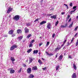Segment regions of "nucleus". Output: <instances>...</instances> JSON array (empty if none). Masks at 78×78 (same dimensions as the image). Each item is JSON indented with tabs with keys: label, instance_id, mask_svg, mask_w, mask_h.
Here are the masks:
<instances>
[{
	"label": "nucleus",
	"instance_id": "nucleus-22",
	"mask_svg": "<svg viewBox=\"0 0 78 78\" xmlns=\"http://www.w3.org/2000/svg\"><path fill=\"white\" fill-rule=\"evenodd\" d=\"M31 51H32V49H30L29 50H28L27 51V52L29 53H30V52H31Z\"/></svg>",
	"mask_w": 78,
	"mask_h": 78
},
{
	"label": "nucleus",
	"instance_id": "nucleus-45",
	"mask_svg": "<svg viewBox=\"0 0 78 78\" xmlns=\"http://www.w3.org/2000/svg\"><path fill=\"white\" fill-rule=\"evenodd\" d=\"M55 51H58V48H57L55 50Z\"/></svg>",
	"mask_w": 78,
	"mask_h": 78
},
{
	"label": "nucleus",
	"instance_id": "nucleus-54",
	"mask_svg": "<svg viewBox=\"0 0 78 78\" xmlns=\"http://www.w3.org/2000/svg\"><path fill=\"white\" fill-rule=\"evenodd\" d=\"M77 34H78V33H76L75 35V37L76 36H77Z\"/></svg>",
	"mask_w": 78,
	"mask_h": 78
},
{
	"label": "nucleus",
	"instance_id": "nucleus-24",
	"mask_svg": "<svg viewBox=\"0 0 78 78\" xmlns=\"http://www.w3.org/2000/svg\"><path fill=\"white\" fill-rule=\"evenodd\" d=\"M26 25L27 26V27H29V26H30L31 25V24H30V23H26Z\"/></svg>",
	"mask_w": 78,
	"mask_h": 78
},
{
	"label": "nucleus",
	"instance_id": "nucleus-12",
	"mask_svg": "<svg viewBox=\"0 0 78 78\" xmlns=\"http://www.w3.org/2000/svg\"><path fill=\"white\" fill-rule=\"evenodd\" d=\"M17 33L18 34L19 33H22V30L20 29H18L17 31Z\"/></svg>",
	"mask_w": 78,
	"mask_h": 78
},
{
	"label": "nucleus",
	"instance_id": "nucleus-5",
	"mask_svg": "<svg viewBox=\"0 0 78 78\" xmlns=\"http://www.w3.org/2000/svg\"><path fill=\"white\" fill-rule=\"evenodd\" d=\"M25 33H28L29 32V30L27 29V27H26L24 29Z\"/></svg>",
	"mask_w": 78,
	"mask_h": 78
},
{
	"label": "nucleus",
	"instance_id": "nucleus-38",
	"mask_svg": "<svg viewBox=\"0 0 78 78\" xmlns=\"http://www.w3.org/2000/svg\"><path fill=\"white\" fill-rule=\"evenodd\" d=\"M67 25H68V23H66L65 24V26L66 28V27H67Z\"/></svg>",
	"mask_w": 78,
	"mask_h": 78
},
{
	"label": "nucleus",
	"instance_id": "nucleus-30",
	"mask_svg": "<svg viewBox=\"0 0 78 78\" xmlns=\"http://www.w3.org/2000/svg\"><path fill=\"white\" fill-rule=\"evenodd\" d=\"M58 23H59V21H57L56 22L55 24V26H57V24H58Z\"/></svg>",
	"mask_w": 78,
	"mask_h": 78
},
{
	"label": "nucleus",
	"instance_id": "nucleus-19",
	"mask_svg": "<svg viewBox=\"0 0 78 78\" xmlns=\"http://www.w3.org/2000/svg\"><path fill=\"white\" fill-rule=\"evenodd\" d=\"M73 22H72L71 23V24L68 27L69 28H70L71 27H72V25H73Z\"/></svg>",
	"mask_w": 78,
	"mask_h": 78
},
{
	"label": "nucleus",
	"instance_id": "nucleus-15",
	"mask_svg": "<svg viewBox=\"0 0 78 78\" xmlns=\"http://www.w3.org/2000/svg\"><path fill=\"white\" fill-rule=\"evenodd\" d=\"M33 53H34V54H37V53H38V50H34V52H33Z\"/></svg>",
	"mask_w": 78,
	"mask_h": 78
},
{
	"label": "nucleus",
	"instance_id": "nucleus-14",
	"mask_svg": "<svg viewBox=\"0 0 78 78\" xmlns=\"http://www.w3.org/2000/svg\"><path fill=\"white\" fill-rule=\"evenodd\" d=\"M51 19H56V16L53 15L51 17Z\"/></svg>",
	"mask_w": 78,
	"mask_h": 78
},
{
	"label": "nucleus",
	"instance_id": "nucleus-13",
	"mask_svg": "<svg viewBox=\"0 0 78 78\" xmlns=\"http://www.w3.org/2000/svg\"><path fill=\"white\" fill-rule=\"evenodd\" d=\"M34 75H33V74H30L29 76V78H34Z\"/></svg>",
	"mask_w": 78,
	"mask_h": 78
},
{
	"label": "nucleus",
	"instance_id": "nucleus-50",
	"mask_svg": "<svg viewBox=\"0 0 78 78\" xmlns=\"http://www.w3.org/2000/svg\"><path fill=\"white\" fill-rule=\"evenodd\" d=\"M42 45V43H40L39 44V45L40 47H41V45Z\"/></svg>",
	"mask_w": 78,
	"mask_h": 78
},
{
	"label": "nucleus",
	"instance_id": "nucleus-25",
	"mask_svg": "<svg viewBox=\"0 0 78 78\" xmlns=\"http://www.w3.org/2000/svg\"><path fill=\"white\" fill-rule=\"evenodd\" d=\"M59 66H56V71H57V70H58V69H59Z\"/></svg>",
	"mask_w": 78,
	"mask_h": 78
},
{
	"label": "nucleus",
	"instance_id": "nucleus-39",
	"mask_svg": "<svg viewBox=\"0 0 78 78\" xmlns=\"http://www.w3.org/2000/svg\"><path fill=\"white\" fill-rule=\"evenodd\" d=\"M69 5L70 6L72 7V6H73V4H72V3H70V4H69Z\"/></svg>",
	"mask_w": 78,
	"mask_h": 78
},
{
	"label": "nucleus",
	"instance_id": "nucleus-64",
	"mask_svg": "<svg viewBox=\"0 0 78 78\" xmlns=\"http://www.w3.org/2000/svg\"><path fill=\"white\" fill-rule=\"evenodd\" d=\"M76 19H78V16H76Z\"/></svg>",
	"mask_w": 78,
	"mask_h": 78
},
{
	"label": "nucleus",
	"instance_id": "nucleus-17",
	"mask_svg": "<svg viewBox=\"0 0 78 78\" xmlns=\"http://www.w3.org/2000/svg\"><path fill=\"white\" fill-rule=\"evenodd\" d=\"M29 59L30 60L29 64H30V63H31V62H32V61H33V59L31 58H30Z\"/></svg>",
	"mask_w": 78,
	"mask_h": 78
},
{
	"label": "nucleus",
	"instance_id": "nucleus-29",
	"mask_svg": "<svg viewBox=\"0 0 78 78\" xmlns=\"http://www.w3.org/2000/svg\"><path fill=\"white\" fill-rule=\"evenodd\" d=\"M78 28V27L77 26L74 29V31H76L77 30V29Z\"/></svg>",
	"mask_w": 78,
	"mask_h": 78
},
{
	"label": "nucleus",
	"instance_id": "nucleus-53",
	"mask_svg": "<svg viewBox=\"0 0 78 78\" xmlns=\"http://www.w3.org/2000/svg\"><path fill=\"white\" fill-rule=\"evenodd\" d=\"M23 67H27V66H26V65H25V64H24L23 65Z\"/></svg>",
	"mask_w": 78,
	"mask_h": 78
},
{
	"label": "nucleus",
	"instance_id": "nucleus-61",
	"mask_svg": "<svg viewBox=\"0 0 78 78\" xmlns=\"http://www.w3.org/2000/svg\"><path fill=\"white\" fill-rule=\"evenodd\" d=\"M66 8L67 9H69V7H68V5L66 6Z\"/></svg>",
	"mask_w": 78,
	"mask_h": 78
},
{
	"label": "nucleus",
	"instance_id": "nucleus-20",
	"mask_svg": "<svg viewBox=\"0 0 78 78\" xmlns=\"http://www.w3.org/2000/svg\"><path fill=\"white\" fill-rule=\"evenodd\" d=\"M31 36H32L31 34H29L27 36V38H28V39H29Z\"/></svg>",
	"mask_w": 78,
	"mask_h": 78
},
{
	"label": "nucleus",
	"instance_id": "nucleus-59",
	"mask_svg": "<svg viewBox=\"0 0 78 78\" xmlns=\"http://www.w3.org/2000/svg\"><path fill=\"white\" fill-rule=\"evenodd\" d=\"M57 56H58V54H56V58H57Z\"/></svg>",
	"mask_w": 78,
	"mask_h": 78
},
{
	"label": "nucleus",
	"instance_id": "nucleus-48",
	"mask_svg": "<svg viewBox=\"0 0 78 78\" xmlns=\"http://www.w3.org/2000/svg\"><path fill=\"white\" fill-rule=\"evenodd\" d=\"M73 9H75V8H76V6H74L73 7Z\"/></svg>",
	"mask_w": 78,
	"mask_h": 78
},
{
	"label": "nucleus",
	"instance_id": "nucleus-46",
	"mask_svg": "<svg viewBox=\"0 0 78 78\" xmlns=\"http://www.w3.org/2000/svg\"><path fill=\"white\" fill-rule=\"evenodd\" d=\"M72 11H71L70 12V14H72V13H72V12H72Z\"/></svg>",
	"mask_w": 78,
	"mask_h": 78
},
{
	"label": "nucleus",
	"instance_id": "nucleus-34",
	"mask_svg": "<svg viewBox=\"0 0 78 78\" xmlns=\"http://www.w3.org/2000/svg\"><path fill=\"white\" fill-rule=\"evenodd\" d=\"M78 39L77 40V42L76 43V46H78Z\"/></svg>",
	"mask_w": 78,
	"mask_h": 78
},
{
	"label": "nucleus",
	"instance_id": "nucleus-9",
	"mask_svg": "<svg viewBox=\"0 0 78 78\" xmlns=\"http://www.w3.org/2000/svg\"><path fill=\"white\" fill-rule=\"evenodd\" d=\"M47 23V22H46V21H42L40 23V25H44V24H45V23Z\"/></svg>",
	"mask_w": 78,
	"mask_h": 78
},
{
	"label": "nucleus",
	"instance_id": "nucleus-4",
	"mask_svg": "<svg viewBox=\"0 0 78 78\" xmlns=\"http://www.w3.org/2000/svg\"><path fill=\"white\" fill-rule=\"evenodd\" d=\"M27 72L28 73H31V68H29L27 69Z\"/></svg>",
	"mask_w": 78,
	"mask_h": 78
},
{
	"label": "nucleus",
	"instance_id": "nucleus-26",
	"mask_svg": "<svg viewBox=\"0 0 78 78\" xmlns=\"http://www.w3.org/2000/svg\"><path fill=\"white\" fill-rule=\"evenodd\" d=\"M18 38L20 40H22V38H23V37L22 36H20L19 37H18Z\"/></svg>",
	"mask_w": 78,
	"mask_h": 78
},
{
	"label": "nucleus",
	"instance_id": "nucleus-2",
	"mask_svg": "<svg viewBox=\"0 0 78 78\" xmlns=\"http://www.w3.org/2000/svg\"><path fill=\"white\" fill-rule=\"evenodd\" d=\"M16 48H17V46L16 44H13L12 46L11 47L10 50L11 51L13 50H14V49Z\"/></svg>",
	"mask_w": 78,
	"mask_h": 78
},
{
	"label": "nucleus",
	"instance_id": "nucleus-37",
	"mask_svg": "<svg viewBox=\"0 0 78 78\" xmlns=\"http://www.w3.org/2000/svg\"><path fill=\"white\" fill-rule=\"evenodd\" d=\"M12 34V37H14V36H16V34H15L13 33Z\"/></svg>",
	"mask_w": 78,
	"mask_h": 78
},
{
	"label": "nucleus",
	"instance_id": "nucleus-21",
	"mask_svg": "<svg viewBox=\"0 0 78 78\" xmlns=\"http://www.w3.org/2000/svg\"><path fill=\"white\" fill-rule=\"evenodd\" d=\"M11 61H12V62H13V61H15V59H14V58L11 57Z\"/></svg>",
	"mask_w": 78,
	"mask_h": 78
},
{
	"label": "nucleus",
	"instance_id": "nucleus-35",
	"mask_svg": "<svg viewBox=\"0 0 78 78\" xmlns=\"http://www.w3.org/2000/svg\"><path fill=\"white\" fill-rule=\"evenodd\" d=\"M74 39V38L73 37V38L72 39L71 41V43H72L73 42V40Z\"/></svg>",
	"mask_w": 78,
	"mask_h": 78
},
{
	"label": "nucleus",
	"instance_id": "nucleus-57",
	"mask_svg": "<svg viewBox=\"0 0 78 78\" xmlns=\"http://www.w3.org/2000/svg\"><path fill=\"white\" fill-rule=\"evenodd\" d=\"M64 5H65V6H68L67 5V4H64Z\"/></svg>",
	"mask_w": 78,
	"mask_h": 78
},
{
	"label": "nucleus",
	"instance_id": "nucleus-11",
	"mask_svg": "<svg viewBox=\"0 0 78 78\" xmlns=\"http://www.w3.org/2000/svg\"><path fill=\"white\" fill-rule=\"evenodd\" d=\"M37 69V68L36 66H34V67L32 68V70H36Z\"/></svg>",
	"mask_w": 78,
	"mask_h": 78
},
{
	"label": "nucleus",
	"instance_id": "nucleus-62",
	"mask_svg": "<svg viewBox=\"0 0 78 78\" xmlns=\"http://www.w3.org/2000/svg\"><path fill=\"white\" fill-rule=\"evenodd\" d=\"M8 36H7V35H5V37H7Z\"/></svg>",
	"mask_w": 78,
	"mask_h": 78
},
{
	"label": "nucleus",
	"instance_id": "nucleus-8",
	"mask_svg": "<svg viewBox=\"0 0 78 78\" xmlns=\"http://www.w3.org/2000/svg\"><path fill=\"white\" fill-rule=\"evenodd\" d=\"M72 78H76V73H74L72 76Z\"/></svg>",
	"mask_w": 78,
	"mask_h": 78
},
{
	"label": "nucleus",
	"instance_id": "nucleus-31",
	"mask_svg": "<svg viewBox=\"0 0 78 78\" xmlns=\"http://www.w3.org/2000/svg\"><path fill=\"white\" fill-rule=\"evenodd\" d=\"M39 21V19H37L35 20L34 21V22H37V21Z\"/></svg>",
	"mask_w": 78,
	"mask_h": 78
},
{
	"label": "nucleus",
	"instance_id": "nucleus-47",
	"mask_svg": "<svg viewBox=\"0 0 78 78\" xmlns=\"http://www.w3.org/2000/svg\"><path fill=\"white\" fill-rule=\"evenodd\" d=\"M71 20H72V19L71 18H70L68 22H70V21H71Z\"/></svg>",
	"mask_w": 78,
	"mask_h": 78
},
{
	"label": "nucleus",
	"instance_id": "nucleus-3",
	"mask_svg": "<svg viewBox=\"0 0 78 78\" xmlns=\"http://www.w3.org/2000/svg\"><path fill=\"white\" fill-rule=\"evenodd\" d=\"M12 69H13L12 68H10L8 69V70H10V73L11 74L12 73H14L15 72V70Z\"/></svg>",
	"mask_w": 78,
	"mask_h": 78
},
{
	"label": "nucleus",
	"instance_id": "nucleus-41",
	"mask_svg": "<svg viewBox=\"0 0 78 78\" xmlns=\"http://www.w3.org/2000/svg\"><path fill=\"white\" fill-rule=\"evenodd\" d=\"M65 12H62V13H61V14L62 15H64V14H65Z\"/></svg>",
	"mask_w": 78,
	"mask_h": 78
},
{
	"label": "nucleus",
	"instance_id": "nucleus-23",
	"mask_svg": "<svg viewBox=\"0 0 78 78\" xmlns=\"http://www.w3.org/2000/svg\"><path fill=\"white\" fill-rule=\"evenodd\" d=\"M38 62L39 63V64H42V62L41 60H40V59H39Z\"/></svg>",
	"mask_w": 78,
	"mask_h": 78
},
{
	"label": "nucleus",
	"instance_id": "nucleus-7",
	"mask_svg": "<svg viewBox=\"0 0 78 78\" xmlns=\"http://www.w3.org/2000/svg\"><path fill=\"white\" fill-rule=\"evenodd\" d=\"M14 33V30H11L8 32L9 34H12Z\"/></svg>",
	"mask_w": 78,
	"mask_h": 78
},
{
	"label": "nucleus",
	"instance_id": "nucleus-52",
	"mask_svg": "<svg viewBox=\"0 0 78 78\" xmlns=\"http://www.w3.org/2000/svg\"><path fill=\"white\" fill-rule=\"evenodd\" d=\"M69 58H70V59L72 58V57H71V56H69Z\"/></svg>",
	"mask_w": 78,
	"mask_h": 78
},
{
	"label": "nucleus",
	"instance_id": "nucleus-56",
	"mask_svg": "<svg viewBox=\"0 0 78 78\" xmlns=\"http://www.w3.org/2000/svg\"><path fill=\"white\" fill-rule=\"evenodd\" d=\"M57 48H58V50H59L60 49V48H58V47H57Z\"/></svg>",
	"mask_w": 78,
	"mask_h": 78
},
{
	"label": "nucleus",
	"instance_id": "nucleus-43",
	"mask_svg": "<svg viewBox=\"0 0 78 78\" xmlns=\"http://www.w3.org/2000/svg\"><path fill=\"white\" fill-rule=\"evenodd\" d=\"M46 53V54L48 55V56H49V54L48 53V52H45Z\"/></svg>",
	"mask_w": 78,
	"mask_h": 78
},
{
	"label": "nucleus",
	"instance_id": "nucleus-1",
	"mask_svg": "<svg viewBox=\"0 0 78 78\" xmlns=\"http://www.w3.org/2000/svg\"><path fill=\"white\" fill-rule=\"evenodd\" d=\"M13 19H14L16 21H17L19 20L20 19V16L19 15H16L14 17H13Z\"/></svg>",
	"mask_w": 78,
	"mask_h": 78
},
{
	"label": "nucleus",
	"instance_id": "nucleus-40",
	"mask_svg": "<svg viewBox=\"0 0 78 78\" xmlns=\"http://www.w3.org/2000/svg\"><path fill=\"white\" fill-rule=\"evenodd\" d=\"M55 34H52V37H53V38L54 37H55Z\"/></svg>",
	"mask_w": 78,
	"mask_h": 78
},
{
	"label": "nucleus",
	"instance_id": "nucleus-33",
	"mask_svg": "<svg viewBox=\"0 0 78 78\" xmlns=\"http://www.w3.org/2000/svg\"><path fill=\"white\" fill-rule=\"evenodd\" d=\"M61 28H66V27L65 26L62 25L61 26Z\"/></svg>",
	"mask_w": 78,
	"mask_h": 78
},
{
	"label": "nucleus",
	"instance_id": "nucleus-42",
	"mask_svg": "<svg viewBox=\"0 0 78 78\" xmlns=\"http://www.w3.org/2000/svg\"><path fill=\"white\" fill-rule=\"evenodd\" d=\"M53 54L51 53L49 54V56H53Z\"/></svg>",
	"mask_w": 78,
	"mask_h": 78
},
{
	"label": "nucleus",
	"instance_id": "nucleus-55",
	"mask_svg": "<svg viewBox=\"0 0 78 78\" xmlns=\"http://www.w3.org/2000/svg\"><path fill=\"white\" fill-rule=\"evenodd\" d=\"M76 9H74L73 11L72 12H75V11H76Z\"/></svg>",
	"mask_w": 78,
	"mask_h": 78
},
{
	"label": "nucleus",
	"instance_id": "nucleus-18",
	"mask_svg": "<svg viewBox=\"0 0 78 78\" xmlns=\"http://www.w3.org/2000/svg\"><path fill=\"white\" fill-rule=\"evenodd\" d=\"M62 55H60L58 58L59 60L61 61V60H62Z\"/></svg>",
	"mask_w": 78,
	"mask_h": 78
},
{
	"label": "nucleus",
	"instance_id": "nucleus-51",
	"mask_svg": "<svg viewBox=\"0 0 78 78\" xmlns=\"http://www.w3.org/2000/svg\"><path fill=\"white\" fill-rule=\"evenodd\" d=\"M69 42H68L67 44V46H69Z\"/></svg>",
	"mask_w": 78,
	"mask_h": 78
},
{
	"label": "nucleus",
	"instance_id": "nucleus-32",
	"mask_svg": "<svg viewBox=\"0 0 78 78\" xmlns=\"http://www.w3.org/2000/svg\"><path fill=\"white\" fill-rule=\"evenodd\" d=\"M49 44H50V42H47L46 46H48V45H49Z\"/></svg>",
	"mask_w": 78,
	"mask_h": 78
},
{
	"label": "nucleus",
	"instance_id": "nucleus-28",
	"mask_svg": "<svg viewBox=\"0 0 78 78\" xmlns=\"http://www.w3.org/2000/svg\"><path fill=\"white\" fill-rule=\"evenodd\" d=\"M22 71V68H20L19 71L18 72V73H20Z\"/></svg>",
	"mask_w": 78,
	"mask_h": 78
},
{
	"label": "nucleus",
	"instance_id": "nucleus-44",
	"mask_svg": "<svg viewBox=\"0 0 78 78\" xmlns=\"http://www.w3.org/2000/svg\"><path fill=\"white\" fill-rule=\"evenodd\" d=\"M46 68H47L46 67H45L44 68H43L42 69L44 70H45V69H46Z\"/></svg>",
	"mask_w": 78,
	"mask_h": 78
},
{
	"label": "nucleus",
	"instance_id": "nucleus-60",
	"mask_svg": "<svg viewBox=\"0 0 78 78\" xmlns=\"http://www.w3.org/2000/svg\"><path fill=\"white\" fill-rule=\"evenodd\" d=\"M48 15V16H51V15H53V14H49V15Z\"/></svg>",
	"mask_w": 78,
	"mask_h": 78
},
{
	"label": "nucleus",
	"instance_id": "nucleus-58",
	"mask_svg": "<svg viewBox=\"0 0 78 78\" xmlns=\"http://www.w3.org/2000/svg\"><path fill=\"white\" fill-rule=\"evenodd\" d=\"M66 42V40L64 41V44H65V42Z\"/></svg>",
	"mask_w": 78,
	"mask_h": 78
},
{
	"label": "nucleus",
	"instance_id": "nucleus-63",
	"mask_svg": "<svg viewBox=\"0 0 78 78\" xmlns=\"http://www.w3.org/2000/svg\"><path fill=\"white\" fill-rule=\"evenodd\" d=\"M64 45V43H63V44H62V47H63V45Z\"/></svg>",
	"mask_w": 78,
	"mask_h": 78
},
{
	"label": "nucleus",
	"instance_id": "nucleus-6",
	"mask_svg": "<svg viewBox=\"0 0 78 78\" xmlns=\"http://www.w3.org/2000/svg\"><path fill=\"white\" fill-rule=\"evenodd\" d=\"M12 8L11 7H9V9H8L7 10V13H9V12H10L11 11H12Z\"/></svg>",
	"mask_w": 78,
	"mask_h": 78
},
{
	"label": "nucleus",
	"instance_id": "nucleus-49",
	"mask_svg": "<svg viewBox=\"0 0 78 78\" xmlns=\"http://www.w3.org/2000/svg\"><path fill=\"white\" fill-rule=\"evenodd\" d=\"M70 16L68 15V19H69V18H70Z\"/></svg>",
	"mask_w": 78,
	"mask_h": 78
},
{
	"label": "nucleus",
	"instance_id": "nucleus-10",
	"mask_svg": "<svg viewBox=\"0 0 78 78\" xmlns=\"http://www.w3.org/2000/svg\"><path fill=\"white\" fill-rule=\"evenodd\" d=\"M51 27V23H48L47 26V28H48L49 29H50V28Z\"/></svg>",
	"mask_w": 78,
	"mask_h": 78
},
{
	"label": "nucleus",
	"instance_id": "nucleus-36",
	"mask_svg": "<svg viewBox=\"0 0 78 78\" xmlns=\"http://www.w3.org/2000/svg\"><path fill=\"white\" fill-rule=\"evenodd\" d=\"M34 41H35L34 40H33L32 41H31L30 43L31 44H32V43H33V42H34Z\"/></svg>",
	"mask_w": 78,
	"mask_h": 78
},
{
	"label": "nucleus",
	"instance_id": "nucleus-27",
	"mask_svg": "<svg viewBox=\"0 0 78 78\" xmlns=\"http://www.w3.org/2000/svg\"><path fill=\"white\" fill-rule=\"evenodd\" d=\"M33 46V44L32 43H30V44L29 45V47H31Z\"/></svg>",
	"mask_w": 78,
	"mask_h": 78
},
{
	"label": "nucleus",
	"instance_id": "nucleus-16",
	"mask_svg": "<svg viewBox=\"0 0 78 78\" xmlns=\"http://www.w3.org/2000/svg\"><path fill=\"white\" fill-rule=\"evenodd\" d=\"M73 67L74 68V69L75 70H76V66L75 64H73Z\"/></svg>",
	"mask_w": 78,
	"mask_h": 78
}]
</instances>
